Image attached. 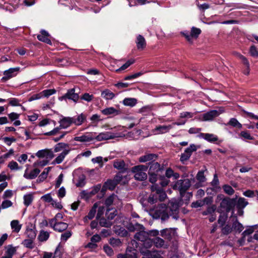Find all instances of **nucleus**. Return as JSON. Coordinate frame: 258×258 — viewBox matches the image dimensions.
Returning <instances> with one entry per match:
<instances>
[{
  "instance_id": "obj_61",
  "label": "nucleus",
  "mask_w": 258,
  "mask_h": 258,
  "mask_svg": "<svg viewBox=\"0 0 258 258\" xmlns=\"http://www.w3.org/2000/svg\"><path fill=\"white\" fill-rule=\"evenodd\" d=\"M56 93L55 89H46L41 92V94L43 97H48L51 95H53Z\"/></svg>"
},
{
  "instance_id": "obj_48",
  "label": "nucleus",
  "mask_w": 258,
  "mask_h": 258,
  "mask_svg": "<svg viewBox=\"0 0 258 258\" xmlns=\"http://www.w3.org/2000/svg\"><path fill=\"white\" fill-rule=\"evenodd\" d=\"M99 224L101 227L109 228L112 226V222L107 220L104 218H100L99 220Z\"/></svg>"
},
{
  "instance_id": "obj_50",
  "label": "nucleus",
  "mask_w": 258,
  "mask_h": 258,
  "mask_svg": "<svg viewBox=\"0 0 258 258\" xmlns=\"http://www.w3.org/2000/svg\"><path fill=\"white\" fill-rule=\"evenodd\" d=\"M227 124L231 125L233 127H237L239 128L242 127V124L240 123H239V121L235 118H231L229 120Z\"/></svg>"
},
{
  "instance_id": "obj_53",
  "label": "nucleus",
  "mask_w": 258,
  "mask_h": 258,
  "mask_svg": "<svg viewBox=\"0 0 258 258\" xmlns=\"http://www.w3.org/2000/svg\"><path fill=\"white\" fill-rule=\"evenodd\" d=\"M125 253L127 258H137V251L136 249H127Z\"/></svg>"
},
{
  "instance_id": "obj_16",
  "label": "nucleus",
  "mask_w": 258,
  "mask_h": 258,
  "mask_svg": "<svg viewBox=\"0 0 258 258\" xmlns=\"http://www.w3.org/2000/svg\"><path fill=\"white\" fill-rule=\"evenodd\" d=\"M221 112L217 110H211L202 114L203 119L205 121H211L218 116Z\"/></svg>"
},
{
  "instance_id": "obj_21",
  "label": "nucleus",
  "mask_w": 258,
  "mask_h": 258,
  "mask_svg": "<svg viewBox=\"0 0 258 258\" xmlns=\"http://www.w3.org/2000/svg\"><path fill=\"white\" fill-rule=\"evenodd\" d=\"M193 147L194 144H191L189 147L184 150V153L181 154L180 159L182 162H184L189 159L194 151Z\"/></svg>"
},
{
  "instance_id": "obj_29",
  "label": "nucleus",
  "mask_w": 258,
  "mask_h": 258,
  "mask_svg": "<svg viewBox=\"0 0 258 258\" xmlns=\"http://www.w3.org/2000/svg\"><path fill=\"white\" fill-rule=\"evenodd\" d=\"M70 150H65L64 151L61 152L54 160L53 163L54 164H60L62 162L66 156L69 153Z\"/></svg>"
},
{
  "instance_id": "obj_5",
  "label": "nucleus",
  "mask_w": 258,
  "mask_h": 258,
  "mask_svg": "<svg viewBox=\"0 0 258 258\" xmlns=\"http://www.w3.org/2000/svg\"><path fill=\"white\" fill-rule=\"evenodd\" d=\"M61 128L59 126H57L50 132L44 133V135L47 136H58L56 137H54L53 139L54 142H57L60 140L61 139L63 138L68 133L67 132L61 131Z\"/></svg>"
},
{
  "instance_id": "obj_17",
  "label": "nucleus",
  "mask_w": 258,
  "mask_h": 258,
  "mask_svg": "<svg viewBox=\"0 0 258 258\" xmlns=\"http://www.w3.org/2000/svg\"><path fill=\"white\" fill-rule=\"evenodd\" d=\"M197 137L203 138L210 143H216L219 141L218 137L212 134L200 133L197 135Z\"/></svg>"
},
{
  "instance_id": "obj_19",
  "label": "nucleus",
  "mask_w": 258,
  "mask_h": 258,
  "mask_svg": "<svg viewBox=\"0 0 258 258\" xmlns=\"http://www.w3.org/2000/svg\"><path fill=\"white\" fill-rule=\"evenodd\" d=\"M176 228H165L162 230L161 232V235L164 238L170 240L171 238L175 236L176 234Z\"/></svg>"
},
{
  "instance_id": "obj_13",
  "label": "nucleus",
  "mask_w": 258,
  "mask_h": 258,
  "mask_svg": "<svg viewBox=\"0 0 258 258\" xmlns=\"http://www.w3.org/2000/svg\"><path fill=\"white\" fill-rule=\"evenodd\" d=\"M36 226L31 223H29L26 227L25 235L28 238L35 239L37 235Z\"/></svg>"
},
{
  "instance_id": "obj_35",
  "label": "nucleus",
  "mask_w": 258,
  "mask_h": 258,
  "mask_svg": "<svg viewBox=\"0 0 258 258\" xmlns=\"http://www.w3.org/2000/svg\"><path fill=\"white\" fill-rule=\"evenodd\" d=\"M232 228L235 232L238 233H240L244 229V227L242 224L238 221L236 216L235 217V221L233 222Z\"/></svg>"
},
{
  "instance_id": "obj_23",
  "label": "nucleus",
  "mask_w": 258,
  "mask_h": 258,
  "mask_svg": "<svg viewBox=\"0 0 258 258\" xmlns=\"http://www.w3.org/2000/svg\"><path fill=\"white\" fill-rule=\"evenodd\" d=\"M137 48L139 50H143L146 46V42L144 37L141 35H138L136 41Z\"/></svg>"
},
{
  "instance_id": "obj_6",
  "label": "nucleus",
  "mask_w": 258,
  "mask_h": 258,
  "mask_svg": "<svg viewBox=\"0 0 258 258\" xmlns=\"http://www.w3.org/2000/svg\"><path fill=\"white\" fill-rule=\"evenodd\" d=\"M179 205V203L176 200H172L169 203L168 212H169V216H171L173 219L177 220L178 217V210Z\"/></svg>"
},
{
  "instance_id": "obj_11",
  "label": "nucleus",
  "mask_w": 258,
  "mask_h": 258,
  "mask_svg": "<svg viewBox=\"0 0 258 258\" xmlns=\"http://www.w3.org/2000/svg\"><path fill=\"white\" fill-rule=\"evenodd\" d=\"M115 137V135L110 132L100 133L98 135H96V133H94V140L98 142L114 139Z\"/></svg>"
},
{
  "instance_id": "obj_64",
  "label": "nucleus",
  "mask_w": 258,
  "mask_h": 258,
  "mask_svg": "<svg viewBox=\"0 0 258 258\" xmlns=\"http://www.w3.org/2000/svg\"><path fill=\"white\" fill-rule=\"evenodd\" d=\"M34 239H31L29 238L28 239H25L23 242L22 244L26 247L29 248H33V240Z\"/></svg>"
},
{
  "instance_id": "obj_30",
  "label": "nucleus",
  "mask_w": 258,
  "mask_h": 258,
  "mask_svg": "<svg viewBox=\"0 0 258 258\" xmlns=\"http://www.w3.org/2000/svg\"><path fill=\"white\" fill-rule=\"evenodd\" d=\"M11 227L13 232L18 233L22 228V224H20L18 220H14L11 222Z\"/></svg>"
},
{
  "instance_id": "obj_63",
  "label": "nucleus",
  "mask_w": 258,
  "mask_h": 258,
  "mask_svg": "<svg viewBox=\"0 0 258 258\" xmlns=\"http://www.w3.org/2000/svg\"><path fill=\"white\" fill-rule=\"evenodd\" d=\"M81 99L85 100L88 102H91L94 98V96L89 93H85L81 96Z\"/></svg>"
},
{
  "instance_id": "obj_22",
  "label": "nucleus",
  "mask_w": 258,
  "mask_h": 258,
  "mask_svg": "<svg viewBox=\"0 0 258 258\" xmlns=\"http://www.w3.org/2000/svg\"><path fill=\"white\" fill-rule=\"evenodd\" d=\"M40 172V170L39 169L35 168L29 173H28V169H26L23 176L27 179H33L37 176Z\"/></svg>"
},
{
  "instance_id": "obj_46",
  "label": "nucleus",
  "mask_w": 258,
  "mask_h": 258,
  "mask_svg": "<svg viewBox=\"0 0 258 258\" xmlns=\"http://www.w3.org/2000/svg\"><path fill=\"white\" fill-rule=\"evenodd\" d=\"M113 166L114 168L118 170L125 169V164L123 160H117L116 161H114Z\"/></svg>"
},
{
  "instance_id": "obj_9",
  "label": "nucleus",
  "mask_w": 258,
  "mask_h": 258,
  "mask_svg": "<svg viewBox=\"0 0 258 258\" xmlns=\"http://www.w3.org/2000/svg\"><path fill=\"white\" fill-rule=\"evenodd\" d=\"M79 99V96L78 93L75 92V89L74 88L68 90L64 95L59 98L60 101L69 99L73 101L75 103L77 102Z\"/></svg>"
},
{
  "instance_id": "obj_36",
  "label": "nucleus",
  "mask_w": 258,
  "mask_h": 258,
  "mask_svg": "<svg viewBox=\"0 0 258 258\" xmlns=\"http://www.w3.org/2000/svg\"><path fill=\"white\" fill-rule=\"evenodd\" d=\"M225 8H230V11L234 9H244V5L240 3H228L225 4Z\"/></svg>"
},
{
  "instance_id": "obj_20",
  "label": "nucleus",
  "mask_w": 258,
  "mask_h": 258,
  "mask_svg": "<svg viewBox=\"0 0 258 258\" xmlns=\"http://www.w3.org/2000/svg\"><path fill=\"white\" fill-rule=\"evenodd\" d=\"M37 37L39 41L50 45L52 44L51 41L49 39V33L44 30H41L40 34L38 35Z\"/></svg>"
},
{
  "instance_id": "obj_8",
  "label": "nucleus",
  "mask_w": 258,
  "mask_h": 258,
  "mask_svg": "<svg viewBox=\"0 0 258 258\" xmlns=\"http://www.w3.org/2000/svg\"><path fill=\"white\" fill-rule=\"evenodd\" d=\"M190 182L188 179L178 180L174 185V187L182 194L188 189L190 186Z\"/></svg>"
},
{
  "instance_id": "obj_3",
  "label": "nucleus",
  "mask_w": 258,
  "mask_h": 258,
  "mask_svg": "<svg viewBox=\"0 0 258 258\" xmlns=\"http://www.w3.org/2000/svg\"><path fill=\"white\" fill-rule=\"evenodd\" d=\"M147 169L148 166L140 165L133 167L132 168V172L134 173V177L136 180L143 181L147 178V175L146 173Z\"/></svg>"
},
{
  "instance_id": "obj_14",
  "label": "nucleus",
  "mask_w": 258,
  "mask_h": 258,
  "mask_svg": "<svg viewBox=\"0 0 258 258\" xmlns=\"http://www.w3.org/2000/svg\"><path fill=\"white\" fill-rule=\"evenodd\" d=\"M206 170H207V169L205 167V169H202L198 172L196 175V179L198 182L195 184V188H198L204 185V183L206 181V178L204 174V172Z\"/></svg>"
},
{
  "instance_id": "obj_26",
  "label": "nucleus",
  "mask_w": 258,
  "mask_h": 258,
  "mask_svg": "<svg viewBox=\"0 0 258 258\" xmlns=\"http://www.w3.org/2000/svg\"><path fill=\"white\" fill-rule=\"evenodd\" d=\"M72 119L71 117H64L59 121V127L61 129H65L69 127L72 124Z\"/></svg>"
},
{
  "instance_id": "obj_31",
  "label": "nucleus",
  "mask_w": 258,
  "mask_h": 258,
  "mask_svg": "<svg viewBox=\"0 0 258 258\" xmlns=\"http://www.w3.org/2000/svg\"><path fill=\"white\" fill-rule=\"evenodd\" d=\"M72 119L73 123H75L76 125H80L82 124L84 121L86 119V116L83 113L73 117H71Z\"/></svg>"
},
{
  "instance_id": "obj_2",
  "label": "nucleus",
  "mask_w": 258,
  "mask_h": 258,
  "mask_svg": "<svg viewBox=\"0 0 258 258\" xmlns=\"http://www.w3.org/2000/svg\"><path fill=\"white\" fill-rule=\"evenodd\" d=\"M152 193L150 195L148 202L151 204L156 203L158 201H163L167 195L162 188L159 187L157 185H153L151 187Z\"/></svg>"
},
{
  "instance_id": "obj_34",
  "label": "nucleus",
  "mask_w": 258,
  "mask_h": 258,
  "mask_svg": "<svg viewBox=\"0 0 258 258\" xmlns=\"http://www.w3.org/2000/svg\"><path fill=\"white\" fill-rule=\"evenodd\" d=\"M103 114L105 115H117L119 114V111L113 107H110L105 108L101 110Z\"/></svg>"
},
{
  "instance_id": "obj_55",
  "label": "nucleus",
  "mask_w": 258,
  "mask_h": 258,
  "mask_svg": "<svg viewBox=\"0 0 258 258\" xmlns=\"http://www.w3.org/2000/svg\"><path fill=\"white\" fill-rule=\"evenodd\" d=\"M8 167L12 170H18L22 168V167H19L18 164L14 161L10 162Z\"/></svg>"
},
{
  "instance_id": "obj_1",
  "label": "nucleus",
  "mask_w": 258,
  "mask_h": 258,
  "mask_svg": "<svg viewBox=\"0 0 258 258\" xmlns=\"http://www.w3.org/2000/svg\"><path fill=\"white\" fill-rule=\"evenodd\" d=\"M218 198L221 200L220 205L218 208L217 211L220 214H228L232 211V214L234 213L233 209L236 205V199L224 197L222 195H218Z\"/></svg>"
},
{
  "instance_id": "obj_58",
  "label": "nucleus",
  "mask_w": 258,
  "mask_h": 258,
  "mask_svg": "<svg viewBox=\"0 0 258 258\" xmlns=\"http://www.w3.org/2000/svg\"><path fill=\"white\" fill-rule=\"evenodd\" d=\"M216 207L215 205H212V206L208 207L206 210L202 212L203 215H211L215 213Z\"/></svg>"
},
{
  "instance_id": "obj_51",
  "label": "nucleus",
  "mask_w": 258,
  "mask_h": 258,
  "mask_svg": "<svg viewBox=\"0 0 258 258\" xmlns=\"http://www.w3.org/2000/svg\"><path fill=\"white\" fill-rule=\"evenodd\" d=\"M105 215L108 220H112L116 215V211L113 209H107Z\"/></svg>"
},
{
  "instance_id": "obj_38",
  "label": "nucleus",
  "mask_w": 258,
  "mask_h": 258,
  "mask_svg": "<svg viewBox=\"0 0 258 258\" xmlns=\"http://www.w3.org/2000/svg\"><path fill=\"white\" fill-rule=\"evenodd\" d=\"M248 203L243 198H239L237 200L236 199V205L237 209H244Z\"/></svg>"
},
{
  "instance_id": "obj_32",
  "label": "nucleus",
  "mask_w": 258,
  "mask_h": 258,
  "mask_svg": "<svg viewBox=\"0 0 258 258\" xmlns=\"http://www.w3.org/2000/svg\"><path fill=\"white\" fill-rule=\"evenodd\" d=\"M36 155L39 158L45 157H47L48 156L50 158H53L54 157L52 152L47 150H39L36 153Z\"/></svg>"
},
{
  "instance_id": "obj_56",
  "label": "nucleus",
  "mask_w": 258,
  "mask_h": 258,
  "mask_svg": "<svg viewBox=\"0 0 258 258\" xmlns=\"http://www.w3.org/2000/svg\"><path fill=\"white\" fill-rule=\"evenodd\" d=\"M221 227L222 233L224 235H228L231 233L233 229L232 227H231L229 224H225L224 226Z\"/></svg>"
},
{
  "instance_id": "obj_44",
  "label": "nucleus",
  "mask_w": 258,
  "mask_h": 258,
  "mask_svg": "<svg viewBox=\"0 0 258 258\" xmlns=\"http://www.w3.org/2000/svg\"><path fill=\"white\" fill-rule=\"evenodd\" d=\"M24 204L28 207L31 204L33 200V196L32 194H28L24 196Z\"/></svg>"
},
{
  "instance_id": "obj_41",
  "label": "nucleus",
  "mask_w": 258,
  "mask_h": 258,
  "mask_svg": "<svg viewBox=\"0 0 258 258\" xmlns=\"http://www.w3.org/2000/svg\"><path fill=\"white\" fill-rule=\"evenodd\" d=\"M49 237V233L47 231L41 230L38 236L39 241L43 242L46 241Z\"/></svg>"
},
{
  "instance_id": "obj_45",
  "label": "nucleus",
  "mask_w": 258,
  "mask_h": 258,
  "mask_svg": "<svg viewBox=\"0 0 258 258\" xmlns=\"http://www.w3.org/2000/svg\"><path fill=\"white\" fill-rule=\"evenodd\" d=\"M227 217L228 214H220L218 220V222L220 225V227H223V226H224L225 222L227 219Z\"/></svg>"
},
{
  "instance_id": "obj_28",
  "label": "nucleus",
  "mask_w": 258,
  "mask_h": 258,
  "mask_svg": "<svg viewBox=\"0 0 258 258\" xmlns=\"http://www.w3.org/2000/svg\"><path fill=\"white\" fill-rule=\"evenodd\" d=\"M116 185L117 184L114 179L112 180H108L106 182H105L102 188V190L104 191L106 188L110 190H113Z\"/></svg>"
},
{
  "instance_id": "obj_7",
  "label": "nucleus",
  "mask_w": 258,
  "mask_h": 258,
  "mask_svg": "<svg viewBox=\"0 0 258 258\" xmlns=\"http://www.w3.org/2000/svg\"><path fill=\"white\" fill-rule=\"evenodd\" d=\"M49 226L56 231L61 232L66 230L68 227L67 223L62 222H57L56 219H50L49 221Z\"/></svg>"
},
{
  "instance_id": "obj_37",
  "label": "nucleus",
  "mask_w": 258,
  "mask_h": 258,
  "mask_svg": "<svg viewBox=\"0 0 258 258\" xmlns=\"http://www.w3.org/2000/svg\"><path fill=\"white\" fill-rule=\"evenodd\" d=\"M157 157L156 155L154 154H148L140 157L139 158V161L140 162H146L153 160L154 158Z\"/></svg>"
},
{
  "instance_id": "obj_4",
  "label": "nucleus",
  "mask_w": 258,
  "mask_h": 258,
  "mask_svg": "<svg viewBox=\"0 0 258 258\" xmlns=\"http://www.w3.org/2000/svg\"><path fill=\"white\" fill-rule=\"evenodd\" d=\"M168 208L165 204H161L154 210L156 218H161L162 221H165L169 218Z\"/></svg>"
},
{
  "instance_id": "obj_33",
  "label": "nucleus",
  "mask_w": 258,
  "mask_h": 258,
  "mask_svg": "<svg viewBox=\"0 0 258 258\" xmlns=\"http://www.w3.org/2000/svg\"><path fill=\"white\" fill-rule=\"evenodd\" d=\"M6 251L5 255L12 258L14 254L16 252V247H14L12 245H8L5 247Z\"/></svg>"
},
{
  "instance_id": "obj_18",
  "label": "nucleus",
  "mask_w": 258,
  "mask_h": 258,
  "mask_svg": "<svg viewBox=\"0 0 258 258\" xmlns=\"http://www.w3.org/2000/svg\"><path fill=\"white\" fill-rule=\"evenodd\" d=\"M149 233L145 231V227L140 229L134 236V238L137 240L144 242L149 237Z\"/></svg>"
},
{
  "instance_id": "obj_40",
  "label": "nucleus",
  "mask_w": 258,
  "mask_h": 258,
  "mask_svg": "<svg viewBox=\"0 0 258 258\" xmlns=\"http://www.w3.org/2000/svg\"><path fill=\"white\" fill-rule=\"evenodd\" d=\"M183 36L185 37L186 40L190 43H192L194 39V27H191L190 32L189 34L187 31L181 32Z\"/></svg>"
},
{
  "instance_id": "obj_10",
  "label": "nucleus",
  "mask_w": 258,
  "mask_h": 258,
  "mask_svg": "<svg viewBox=\"0 0 258 258\" xmlns=\"http://www.w3.org/2000/svg\"><path fill=\"white\" fill-rule=\"evenodd\" d=\"M20 67L12 68L4 72V76L2 78L3 81H6L15 77L20 71Z\"/></svg>"
},
{
  "instance_id": "obj_54",
  "label": "nucleus",
  "mask_w": 258,
  "mask_h": 258,
  "mask_svg": "<svg viewBox=\"0 0 258 258\" xmlns=\"http://www.w3.org/2000/svg\"><path fill=\"white\" fill-rule=\"evenodd\" d=\"M125 176H123L121 172H118L114 177V180L117 184L120 183H124V181H122L124 178H125Z\"/></svg>"
},
{
  "instance_id": "obj_52",
  "label": "nucleus",
  "mask_w": 258,
  "mask_h": 258,
  "mask_svg": "<svg viewBox=\"0 0 258 258\" xmlns=\"http://www.w3.org/2000/svg\"><path fill=\"white\" fill-rule=\"evenodd\" d=\"M249 53L250 55L254 58H258V49L255 45H251L249 49Z\"/></svg>"
},
{
  "instance_id": "obj_12",
  "label": "nucleus",
  "mask_w": 258,
  "mask_h": 258,
  "mask_svg": "<svg viewBox=\"0 0 258 258\" xmlns=\"http://www.w3.org/2000/svg\"><path fill=\"white\" fill-rule=\"evenodd\" d=\"M173 128V125H159L156 126L152 130V132L154 135H161L169 132L171 129Z\"/></svg>"
},
{
  "instance_id": "obj_39",
  "label": "nucleus",
  "mask_w": 258,
  "mask_h": 258,
  "mask_svg": "<svg viewBox=\"0 0 258 258\" xmlns=\"http://www.w3.org/2000/svg\"><path fill=\"white\" fill-rule=\"evenodd\" d=\"M144 228L143 225L136 223L135 224H130L128 225L127 228L130 232H135L138 231L140 229H142Z\"/></svg>"
},
{
  "instance_id": "obj_27",
  "label": "nucleus",
  "mask_w": 258,
  "mask_h": 258,
  "mask_svg": "<svg viewBox=\"0 0 258 258\" xmlns=\"http://www.w3.org/2000/svg\"><path fill=\"white\" fill-rule=\"evenodd\" d=\"M101 97L106 100H111L114 98L115 95L109 89H105L101 92Z\"/></svg>"
},
{
  "instance_id": "obj_59",
  "label": "nucleus",
  "mask_w": 258,
  "mask_h": 258,
  "mask_svg": "<svg viewBox=\"0 0 258 258\" xmlns=\"http://www.w3.org/2000/svg\"><path fill=\"white\" fill-rule=\"evenodd\" d=\"M104 161L105 162H107L108 161L107 158L103 159L101 156H98L96 158H93L92 159V162L94 163H98L100 164V166L102 167L103 166V161Z\"/></svg>"
},
{
  "instance_id": "obj_25",
  "label": "nucleus",
  "mask_w": 258,
  "mask_h": 258,
  "mask_svg": "<svg viewBox=\"0 0 258 258\" xmlns=\"http://www.w3.org/2000/svg\"><path fill=\"white\" fill-rule=\"evenodd\" d=\"M65 150H70L69 149V145L65 143H58L56 144L54 147V152H59L60 151H64Z\"/></svg>"
},
{
  "instance_id": "obj_62",
  "label": "nucleus",
  "mask_w": 258,
  "mask_h": 258,
  "mask_svg": "<svg viewBox=\"0 0 258 258\" xmlns=\"http://www.w3.org/2000/svg\"><path fill=\"white\" fill-rule=\"evenodd\" d=\"M223 189L224 192L228 195H232L234 192V190L233 188L229 185H224L223 186Z\"/></svg>"
},
{
  "instance_id": "obj_42",
  "label": "nucleus",
  "mask_w": 258,
  "mask_h": 258,
  "mask_svg": "<svg viewBox=\"0 0 258 258\" xmlns=\"http://www.w3.org/2000/svg\"><path fill=\"white\" fill-rule=\"evenodd\" d=\"M137 99L133 98H125L123 100V104L125 106H134L137 104Z\"/></svg>"
},
{
  "instance_id": "obj_47",
  "label": "nucleus",
  "mask_w": 258,
  "mask_h": 258,
  "mask_svg": "<svg viewBox=\"0 0 258 258\" xmlns=\"http://www.w3.org/2000/svg\"><path fill=\"white\" fill-rule=\"evenodd\" d=\"M153 242L156 247L160 248L164 246L165 241L163 239L157 237L153 238Z\"/></svg>"
},
{
  "instance_id": "obj_24",
  "label": "nucleus",
  "mask_w": 258,
  "mask_h": 258,
  "mask_svg": "<svg viewBox=\"0 0 258 258\" xmlns=\"http://www.w3.org/2000/svg\"><path fill=\"white\" fill-rule=\"evenodd\" d=\"M213 202V198L212 197H207L202 201H197L195 202V208L203 206L205 205H210Z\"/></svg>"
},
{
  "instance_id": "obj_15",
  "label": "nucleus",
  "mask_w": 258,
  "mask_h": 258,
  "mask_svg": "<svg viewBox=\"0 0 258 258\" xmlns=\"http://www.w3.org/2000/svg\"><path fill=\"white\" fill-rule=\"evenodd\" d=\"M74 140L81 143L92 142L94 141V133H86L81 136L75 137Z\"/></svg>"
},
{
  "instance_id": "obj_57",
  "label": "nucleus",
  "mask_w": 258,
  "mask_h": 258,
  "mask_svg": "<svg viewBox=\"0 0 258 258\" xmlns=\"http://www.w3.org/2000/svg\"><path fill=\"white\" fill-rule=\"evenodd\" d=\"M257 225H254L253 226H251L248 227L246 230H245L242 233V235L243 237H245L247 235H249L251 234L254 231V228L256 227Z\"/></svg>"
},
{
  "instance_id": "obj_60",
  "label": "nucleus",
  "mask_w": 258,
  "mask_h": 258,
  "mask_svg": "<svg viewBox=\"0 0 258 258\" xmlns=\"http://www.w3.org/2000/svg\"><path fill=\"white\" fill-rule=\"evenodd\" d=\"M134 62V60H132V59L128 60L124 64H123L121 67H120L119 69L116 70V72H119L120 71H123V70L126 69L128 67H130Z\"/></svg>"
},
{
  "instance_id": "obj_43",
  "label": "nucleus",
  "mask_w": 258,
  "mask_h": 258,
  "mask_svg": "<svg viewBox=\"0 0 258 258\" xmlns=\"http://www.w3.org/2000/svg\"><path fill=\"white\" fill-rule=\"evenodd\" d=\"M96 204H95L89 211L88 214L84 218V221H87L88 219L91 220L94 217L96 212Z\"/></svg>"
},
{
  "instance_id": "obj_49",
  "label": "nucleus",
  "mask_w": 258,
  "mask_h": 258,
  "mask_svg": "<svg viewBox=\"0 0 258 258\" xmlns=\"http://www.w3.org/2000/svg\"><path fill=\"white\" fill-rule=\"evenodd\" d=\"M161 169L160 165L158 162L150 163V171L154 173L157 172Z\"/></svg>"
}]
</instances>
